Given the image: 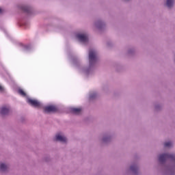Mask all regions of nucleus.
<instances>
[{"mask_svg": "<svg viewBox=\"0 0 175 175\" xmlns=\"http://www.w3.org/2000/svg\"><path fill=\"white\" fill-rule=\"evenodd\" d=\"M19 9H21V10H23L25 12V13H27V14H31V13H32V8H31V6L29 5H18Z\"/></svg>", "mask_w": 175, "mask_h": 175, "instance_id": "7", "label": "nucleus"}, {"mask_svg": "<svg viewBox=\"0 0 175 175\" xmlns=\"http://www.w3.org/2000/svg\"><path fill=\"white\" fill-rule=\"evenodd\" d=\"M3 43H5L6 44H10V41L7 40L6 38L3 39Z\"/></svg>", "mask_w": 175, "mask_h": 175, "instance_id": "17", "label": "nucleus"}, {"mask_svg": "<svg viewBox=\"0 0 175 175\" xmlns=\"http://www.w3.org/2000/svg\"><path fill=\"white\" fill-rule=\"evenodd\" d=\"M98 28H100V25H98Z\"/></svg>", "mask_w": 175, "mask_h": 175, "instance_id": "23", "label": "nucleus"}, {"mask_svg": "<svg viewBox=\"0 0 175 175\" xmlns=\"http://www.w3.org/2000/svg\"><path fill=\"white\" fill-rule=\"evenodd\" d=\"M2 13V9L0 8V14Z\"/></svg>", "mask_w": 175, "mask_h": 175, "instance_id": "21", "label": "nucleus"}, {"mask_svg": "<svg viewBox=\"0 0 175 175\" xmlns=\"http://www.w3.org/2000/svg\"><path fill=\"white\" fill-rule=\"evenodd\" d=\"M0 173H9V167L6 163L0 161Z\"/></svg>", "mask_w": 175, "mask_h": 175, "instance_id": "6", "label": "nucleus"}, {"mask_svg": "<svg viewBox=\"0 0 175 175\" xmlns=\"http://www.w3.org/2000/svg\"><path fill=\"white\" fill-rule=\"evenodd\" d=\"M90 98H92V96H90Z\"/></svg>", "mask_w": 175, "mask_h": 175, "instance_id": "24", "label": "nucleus"}, {"mask_svg": "<svg viewBox=\"0 0 175 175\" xmlns=\"http://www.w3.org/2000/svg\"><path fill=\"white\" fill-rule=\"evenodd\" d=\"M71 111L74 114H80L81 113V108H72Z\"/></svg>", "mask_w": 175, "mask_h": 175, "instance_id": "11", "label": "nucleus"}, {"mask_svg": "<svg viewBox=\"0 0 175 175\" xmlns=\"http://www.w3.org/2000/svg\"><path fill=\"white\" fill-rule=\"evenodd\" d=\"M172 144L171 142H165V143L164 144V146H165V147H172Z\"/></svg>", "mask_w": 175, "mask_h": 175, "instance_id": "15", "label": "nucleus"}, {"mask_svg": "<svg viewBox=\"0 0 175 175\" xmlns=\"http://www.w3.org/2000/svg\"><path fill=\"white\" fill-rule=\"evenodd\" d=\"M7 25L9 29H13L16 33V36L18 39H21L25 36V33L17 31L16 26L14 25V22L13 21H8Z\"/></svg>", "mask_w": 175, "mask_h": 175, "instance_id": "2", "label": "nucleus"}, {"mask_svg": "<svg viewBox=\"0 0 175 175\" xmlns=\"http://www.w3.org/2000/svg\"><path fill=\"white\" fill-rule=\"evenodd\" d=\"M36 31V27H33L31 31L29 32L30 36H33L35 35V32Z\"/></svg>", "mask_w": 175, "mask_h": 175, "instance_id": "13", "label": "nucleus"}, {"mask_svg": "<svg viewBox=\"0 0 175 175\" xmlns=\"http://www.w3.org/2000/svg\"><path fill=\"white\" fill-rule=\"evenodd\" d=\"M29 103H30L31 106H34V107H39V106H40V103H39V101L32 98H29Z\"/></svg>", "mask_w": 175, "mask_h": 175, "instance_id": "10", "label": "nucleus"}, {"mask_svg": "<svg viewBox=\"0 0 175 175\" xmlns=\"http://www.w3.org/2000/svg\"><path fill=\"white\" fill-rule=\"evenodd\" d=\"M19 93L21 95H23V96H27V93H25L23 89H19Z\"/></svg>", "mask_w": 175, "mask_h": 175, "instance_id": "14", "label": "nucleus"}, {"mask_svg": "<svg viewBox=\"0 0 175 175\" xmlns=\"http://www.w3.org/2000/svg\"><path fill=\"white\" fill-rule=\"evenodd\" d=\"M131 170H132L133 172H135V170H137V166H136V165H131Z\"/></svg>", "mask_w": 175, "mask_h": 175, "instance_id": "16", "label": "nucleus"}, {"mask_svg": "<svg viewBox=\"0 0 175 175\" xmlns=\"http://www.w3.org/2000/svg\"><path fill=\"white\" fill-rule=\"evenodd\" d=\"M76 38L78 39L79 42H81L83 43L87 42V36L84 34L77 33L76 34Z\"/></svg>", "mask_w": 175, "mask_h": 175, "instance_id": "9", "label": "nucleus"}, {"mask_svg": "<svg viewBox=\"0 0 175 175\" xmlns=\"http://www.w3.org/2000/svg\"><path fill=\"white\" fill-rule=\"evenodd\" d=\"M4 88L2 85H0V91H3Z\"/></svg>", "mask_w": 175, "mask_h": 175, "instance_id": "19", "label": "nucleus"}, {"mask_svg": "<svg viewBox=\"0 0 175 175\" xmlns=\"http://www.w3.org/2000/svg\"><path fill=\"white\" fill-rule=\"evenodd\" d=\"M98 61V54L95 51H90L89 52V64L90 66L95 65Z\"/></svg>", "mask_w": 175, "mask_h": 175, "instance_id": "3", "label": "nucleus"}, {"mask_svg": "<svg viewBox=\"0 0 175 175\" xmlns=\"http://www.w3.org/2000/svg\"><path fill=\"white\" fill-rule=\"evenodd\" d=\"M174 3V0H167L166 5L167 8H172Z\"/></svg>", "mask_w": 175, "mask_h": 175, "instance_id": "12", "label": "nucleus"}, {"mask_svg": "<svg viewBox=\"0 0 175 175\" xmlns=\"http://www.w3.org/2000/svg\"><path fill=\"white\" fill-rule=\"evenodd\" d=\"M54 142L62 143V144H68V137L62 132L57 133L53 138Z\"/></svg>", "mask_w": 175, "mask_h": 175, "instance_id": "1", "label": "nucleus"}, {"mask_svg": "<svg viewBox=\"0 0 175 175\" xmlns=\"http://www.w3.org/2000/svg\"><path fill=\"white\" fill-rule=\"evenodd\" d=\"M51 45L53 47H63L64 46V38H55L52 42Z\"/></svg>", "mask_w": 175, "mask_h": 175, "instance_id": "4", "label": "nucleus"}, {"mask_svg": "<svg viewBox=\"0 0 175 175\" xmlns=\"http://www.w3.org/2000/svg\"><path fill=\"white\" fill-rule=\"evenodd\" d=\"M57 110L54 105H49L44 108V113L49 114V113H55Z\"/></svg>", "mask_w": 175, "mask_h": 175, "instance_id": "5", "label": "nucleus"}, {"mask_svg": "<svg viewBox=\"0 0 175 175\" xmlns=\"http://www.w3.org/2000/svg\"><path fill=\"white\" fill-rule=\"evenodd\" d=\"M9 114V108L6 106H3L0 109V116L1 117H5Z\"/></svg>", "mask_w": 175, "mask_h": 175, "instance_id": "8", "label": "nucleus"}, {"mask_svg": "<svg viewBox=\"0 0 175 175\" xmlns=\"http://www.w3.org/2000/svg\"><path fill=\"white\" fill-rule=\"evenodd\" d=\"M52 36H58V35H57V34H52Z\"/></svg>", "mask_w": 175, "mask_h": 175, "instance_id": "20", "label": "nucleus"}, {"mask_svg": "<svg viewBox=\"0 0 175 175\" xmlns=\"http://www.w3.org/2000/svg\"><path fill=\"white\" fill-rule=\"evenodd\" d=\"M103 141H104V142H106V138H104V139H103Z\"/></svg>", "mask_w": 175, "mask_h": 175, "instance_id": "22", "label": "nucleus"}, {"mask_svg": "<svg viewBox=\"0 0 175 175\" xmlns=\"http://www.w3.org/2000/svg\"><path fill=\"white\" fill-rule=\"evenodd\" d=\"M44 161L45 162H49V161H50V158H49V157H45V158L44 159Z\"/></svg>", "mask_w": 175, "mask_h": 175, "instance_id": "18", "label": "nucleus"}]
</instances>
